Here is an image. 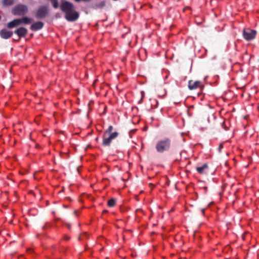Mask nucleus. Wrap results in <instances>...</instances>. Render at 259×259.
Wrapping results in <instances>:
<instances>
[{
  "mask_svg": "<svg viewBox=\"0 0 259 259\" xmlns=\"http://www.w3.org/2000/svg\"><path fill=\"white\" fill-rule=\"evenodd\" d=\"M60 8L61 11L65 13V15H66L69 11H72L74 8V6L68 1L62 0L61 2Z\"/></svg>",
  "mask_w": 259,
  "mask_h": 259,
  "instance_id": "4",
  "label": "nucleus"
},
{
  "mask_svg": "<svg viewBox=\"0 0 259 259\" xmlns=\"http://www.w3.org/2000/svg\"><path fill=\"white\" fill-rule=\"evenodd\" d=\"M13 4V0H3V4L5 6H11Z\"/></svg>",
  "mask_w": 259,
  "mask_h": 259,
  "instance_id": "18",
  "label": "nucleus"
},
{
  "mask_svg": "<svg viewBox=\"0 0 259 259\" xmlns=\"http://www.w3.org/2000/svg\"><path fill=\"white\" fill-rule=\"evenodd\" d=\"M222 148H223V145L220 144L219 146V150L220 151V152H221V150Z\"/></svg>",
  "mask_w": 259,
  "mask_h": 259,
  "instance_id": "20",
  "label": "nucleus"
},
{
  "mask_svg": "<svg viewBox=\"0 0 259 259\" xmlns=\"http://www.w3.org/2000/svg\"><path fill=\"white\" fill-rule=\"evenodd\" d=\"M116 203V199L115 198H111L108 201L107 205L109 207H113Z\"/></svg>",
  "mask_w": 259,
  "mask_h": 259,
  "instance_id": "16",
  "label": "nucleus"
},
{
  "mask_svg": "<svg viewBox=\"0 0 259 259\" xmlns=\"http://www.w3.org/2000/svg\"><path fill=\"white\" fill-rule=\"evenodd\" d=\"M105 5H106L105 2L102 1L100 3H99L98 4H95V6H94V8L95 9H97V8L101 9V8H103V7H104L105 6Z\"/></svg>",
  "mask_w": 259,
  "mask_h": 259,
  "instance_id": "15",
  "label": "nucleus"
},
{
  "mask_svg": "<svg viewBox=\"0 0 259 259\" xmlns=\"http://www.w3.org/2000/svg\"><path fill=\"white\" fill-rule=\"evenodd\" d=\"M50 226V224L49 223H46L42 227L44 229H45L47 227Z\"/></svg>",
  "mask_w": 259,
  "mask_h": 259,
  "instance_id": "19",
  "label": "nucleus"
},
{
  "mask_svg": "<svg viewBox=\"0 0 259 259\" xmlns=\"http://www.w3.org/2000/svg\"><path fill=\"white\" fill-rule=\"evenodd\" d=\"M171 145V139L168 138H165L157 142L155 149L158 153H163L170 150Z\"/></svg>",
  "mask_w": 259,
  "mask_h": 259,
  "instance_id": "1",
  "label": "nucleus"
},
{
  "mask_svg": "<svg viewBox=\"0 0 259 259\" xmlns=\"http://www.w3.org/2000/svg\"><path fill=\"white\" fill-rule=\"evenodd\" d=\"M107 212V210H104V211H103V212Z\"/></svg>",
  "mask_w": 259,
  "mask_h": 259,
  "instance_id": "23",
  "label": "nucleus"
},
{
  "mask_svg": "<svg viewBox=\"0 0 259 259\" xmlns=\"http://www.w3.org/2000/svg\"><path fill=\"white\" fill-rule=\"evenodd\" d=\"M113 130V127L112 125H110L108 127V128L104 132L103 134H110V133H112V131Z\"/></svg>",
  "mask_w": 259,
  "mask_h": 259,
  "instance_id": "17",
  "label": "nucleus"
},
{
  "mask_svg": "<svg viewBox=\"0 0 259 259\" xmlns=\"http://www.w3.org/2000/svg\"><path fill=\"white\" fill-rule=\"evenodd\" d=\"M208 169V165L206 163H204L202 166L197 167L196 170L200 174H205V170Z\"/></svg>",
  "mask_w": 259,
  "mask_h": 259,
  "instance_id": "13",
  "label": "nucleus"
},
{
  "mask_svg": "<svg viewBox=\"0 0 259 259\" xmlns=\"http://www.w3.org/2000/svg\"><path fill=\"white\" fill-rule=\"evenodd\" d=\"M20 23L24 24H29L32 22V19L28 18L27 17H23L21 18H20Z\"/></svg>",
  "mask_w": 259,
  "mask_h": 259,
  "instance_id": "14",
  "label": "nucleus"
},
{
  "mask_svg": "<svg viewBox=\"0 0 259 259\" xmlns=\"http://www.w3.org/2000/svg\"><path fill=\"white\" fill-rule=\"evenodd\" d=\"M49 14V10L47 6H42L38 8L35 13V17L37 19H41L46 17Z\"/></svg>",
  "mask_w": 259,
  "mask_h": 259,
  "instance_id": "6",
  "label": "nucleus"
},
{
  "mask_svg": "<svg viewBox=\"0 0 259 259\" xmlns=\"http://www.w3.org/2000/svg\"><path fill=\"white\" fill-rule=\"evenodd\" d=\"M44 25V24L43 22L38 21L31 25L30 28L31 30L35 31L42 28Z\"/></svg>",
  "mask_w": 259,
  "mask_h": 259,
  "instance_id": "11",
  "label": "nucleus"
},
{
  "mask_svg": "<svg viewBox=\"0 0 259 259\" xmlns=\"http://www.w3.org/2000/svg\"><path fill=\"white\" fill-rule=\"evenodd\" d=\"M28 12V7L26 5L20 4L12 9V13L15 16H24Z\"/></svg>",
  "mask_w": 259,
  "mask_h": 259,
  "instance_id": "3",
  "label": "nucleus"
},
{
  "mask_svg": "<svg viewBox=\"0 0 259 259\" xmlns=\"http://www.w3.org/2000/svg\"><path fill=\"white\" fill-rule=\"evenodd\" d=\"M14 33L19 36V38H20L21 37H25L27 35L28 30L24 27H20L16 29Z\"/></svg>",
  "mask_w": 259,
  "mask_h": 259,
  "instance_id": "9",
  "label": "nucleus"
},
{
  "mask_svg": "<svg viewBox=\"0 0 259 259\" xmlns=\"http://www.w3.org/2000/svg\"><path fill=\"white\" fill-rule=\"evenodd\" d=\"M21 24L20 19H16L12 21L9 22L7 24V27L9 28H13L17 27Z\"/></svg>",
  "mask_w": 259,
  "mask_h": 259,
  "instance_id": "12",
  "label": "nucleus"
},
{
  "mask_svg": "<svg viewBox=\"0 0 259 259\" xmlns=\"http://www.w3.org/2000/svg\"><path fill=\"white\" fill-rule=\"evenodd\" d=\"M13 35V32L8 31L6 29H3L0 31V36L4 39L10 38Z\"/></svg>",
  "mask_w": 259,
  "mask_h": 259,
  "instance_id": "10",
  "label": "nucleus"
},
{
  "mask_svg": "<svg viewBox=\"0 0 259 259\" xmlns=\"http://www.w3.org/2000/svg\"><path fill=\"white\" fill-rule=\"evenodd\" d=\"M200 93H198V96H200Z\"/></svg>",
  "mask_w": 259,
  "mask_h": 259,
  "instance_id": "25",
  "label": "nucleus"
},
{
  "mask_svg": "<svg viewBox=\"0 0 259 259\" xmlns=\"http://www.w3.org/2000/svg\"><path fill=\"white\" fill-rule=\"evenodd\" d=\"M204 210H205V209H201V211H202V214H204Z\"/></svg>",
  "mask_w": 259,
  "mask_h": 259,
  "instance_id": "22",
  "label": "nucleus"
},
{
  "mask_svg": "<svg viewBox=\"0 0 259 259\" xmlns=\"http://www.w3.org/2000/svg\"><path fill=\"white\" fill-rule=\"evenodd\" d=\"M96 141H98V138H97L96 139Z\"/></svg>",
  "mask_w": 259,
  "mask_h": 259,
  "instance_id": "24",
  "label": "nucleus"
},
{
  "mask_svg": "<svg viewBox=\"0 0 259 259\" xmlns=\"http://www.w3.org/2000/svg\"><path fill=\"white\" fill-rule=\"evenodd\" d=\"M242 34L243 38L245 40L250 41L255 38L256 35V31L254 30H252L248 28H244L243 30Z\"/></svg>",
  "mask_w": 259,
  "mask_h": 259,
  "instance_id": "5",
  "label": "nucleus"
},
{
  "mask_svg": "<svg viewBox=\"0 0 259 259\" xmlns=\"http://www.w3.org/2000/svg\"><path fill=\"white\" fill-rule=\"evenodd\" d=\"M79 13L75 11V8L69 11L68 14L65 15V18L69 22H74L79 18Z\"/></svg>",
  "mask_w": 259,
  "mask_h": 259,
  "instance_id": "7",
  "label": "nucleus"
},
{
  "mask_svg": "<svg viewBox=\"0 0 259 259\" xmlns=\"http://www.w3.org/2000/svg\"><path fill=\"white\" fill-rule=\"evenodd\" d=\"M108 134H103V135L102 145L105 147L110 146L112 140L118 136L119 133L117 132H114L112 133H110L108 136Z\"/></svg>",
  "mask_w": 259,
  "mask_h": 259,
  "instance_id": "2",
  "label": "nucleus"
},
{
  "mask_svg": "<svg viewBox=\"0 0 259 259\" xmlns=\"http://www.w3.org/2000/svg\"><path fill=\"white\" fill-rule=\"evenodd\" d=\"M188 88L190 90H195L197 88H199L202 90L204 88V85L199 80L194 81L191 80L188 82Z\"/></svg>",
  "mask_w": 259,
  "mask_h": 259,
  "instance_id": "8",
  "label": "nucleus"
},
{
  "mask_svg": "<svg viewBox=\"0 0 259 259\" xmlns=\"http://www.w3.org/2000/svg\"><path fill=\"white\" fill-rule=\"evenodd\" d=\"M65 239L66 240H68L69 239V237H67V236H66L65 237Z\"/></svg>",
  "mask_w": 259,
  "mask_h": 259,
  "instance_id": "21",
  "label": "nucleus"
}]
</instances>
